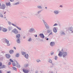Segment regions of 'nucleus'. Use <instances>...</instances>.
<instances>
[{
    "instance_id": "4d7b16f0",
    "label": "nucleus",
    "mask_w": 73,
    "mask_h": 73,
    "mask_svg": "<svg viewBox=\"0 0 73 73\" xmlns=\"http://www.w3.org/2000/svg\"><path fill=\"white\" fill-rule=\"evenodd\" d=\"M23 17H24V18H27V17H24V16Z\"/></svg>"
},
{
    "instance_id": "a18cd8bd",
    "label": "nucleus",
    "mask_w": 73,
    "mask_h": 73,
    "mask_svg": "<svg viewBox=\"0 0 73 73\" xmlns=\"http://www.w3.org/2000/svg\"><path fill=\"white\" fill-rule=\"evenodd\" d=\"M35 15L36 16H37L38 15V14L37 13H35Z\"/></svg>"
},
{
    "instance_id": "cd10ccee",
    "label": "nucleus",
    "mask_w": 73,
    "mask_h": 73,
    "mask_svg": "<svg viewBox=\"0 0 73 73\" xmlns=\"http://www.w3.org/2000/svg\"><path fill=\"white\" fill-rule=\"evenodd\" d=\"M28 41H29V42L32 41V39H31V37H30V38L28 40Z\"/></svg>"
},
{
    "instance_id": "603ef678",
    "label": "nucleus",
    "mask_w": 73,
    "mask_h": 73,
    "mask_svg": "<svg viewBox=\"0 0 73 73\" xmlns=\"http://www.w3.org/2000/svg\"><path fill=\"white\" fill-rule=\"evenodd\" d=\"M57 30L56 29H55V33H56V32H57Z\"/></svg>"
},
{
    "instance_id": "dca6fc26",
    "label": "nucleus",
    "mask_w": 73,
    "mask_h": 73,
    "mask_svg": "<svg viewBox=\"0 0 73 73\" xmlns=\"http://www.w3.org/2000/svg\"><path fill=\"white\" fill-rule=\"evenodd\" d=\"M25 57L27 59H28V58H29V55L28 54H26L25 55Z\"/></svg>"
},
{
    "instance_id": "9b49d317",
    "label": "nucleus",
    "mask_w": 73,
    "mask_h": 73,
    "mask_svg": "<svg viewBox=\"0 0 73 73\" xmlns=\"http://www.w3.org/2000/svg\"><path fill=\"white\" fill-rule=\"evenodd\" d=\"M8 29L9 31H10L13 29V27L12 26L9 27H8Z\"/></svg>"
},
{
    "instance_id": "2eb2a0df",
    "label": "nucleus",
    "mask_w": 73,
    "mask_h": 73,
    "mask_svg": "<svg viewBox=\"0 0 73 73\" xmlns=\"http://www.w3.org/2000/svg\"><path fill=\"white\" fill-rule=\"evenodd\" d=\"M23 72L25 73H29V70H25L23 69Z\"/></svg>"
},
{
    "instance_id": "7ed1b4c3",
    "label": "nucleus",
    "mask_w": 73,
    "mask_h": 73,
    "mask_svg": "<svg viewBox=\"0 0 73 73\" xmlns=\"http://www.w3.org/2000/svg\"><path fill=\"white\" fill-rule=\"evenodd\" d=\"M42 21H43V24L44 25L46 28L47 29H49V26L48 25V24L45 21L44 19L42 20Z\"/></svg>"
},
{
    "instance_id": "49530a36",
    "label": "nucleus",
    "mask_w": 73,
    "mask_h": 73,
    "mask_svg": "<svg viewBox=\"0 0 73 73\" xmlns=\"http://www.w3.org/2000/svg\"><path fill=\"white\" fill-rule=\"evenodd\" d=\"M38 71L37 70H36V71H35L36 73H38Z\"/></svg>"
},
{
    "instance_id": "412c9836",
    "label": "nucleus",
    "mask_w": 73,
    "mask_h": 73,
    "mask_svg": "<svg viewBox=\"0 0 73 73\" xmlns=\"http://www.w3.org/2000/svg\"><path fill=\"white\" fill-rule=\"evenodd\" d=\"M17 42L18 44H20V38H18L17 40Z\"/></svg>"
},
{
    "instance_id": "2f4dec72",
    "label": "nucleus",
    "mask_w": 73,
    "mask_h": 73,
    "mask_svg": "<svg viewBox=\"0 0 73 73\" xmlns=\"http://www.w3.org/2000/svg\"><path fill=\"white\" fill-rule=\"evenodd\" d=\"M41 11H42V10H40V11H38V12L37 13L38 14H40V13H41Z\"/></svg>"
},
{
    "instance_id": "aec40b11",
    "label": "nucleus",
    "mask_w": 73,
    "mask_h": 73,
    "mask_svg": "<svg viewBox=\"0 0 73 73\" xmlns=\"http://www.w3.org/2000/svg\"><path fill=\"white\" fill-rule=\"evenodd\" d=\"M9 52L10 53V54H12V53H13L14 52V51L13 50H11L9 51Z\"/></svg>"
},
{
    "instance_id": "72a5a7b5",
    "label": "nucleus",
    "mask_w": 73,
    "mask_h": 73,
    "mask_svg": "<svg viewBox=\"0 0 73 73\" xmlns=\"http://www.w3.org/2000/svg\"><path fill=\"white\" fill-rule=\"evenodd\" d=\"M36 61L37 62H40L41 60L39 59H37L36 60Z\"/></svg>"
},
{
    "instance_id": "8fccbe9b",
    "label": "nucleus",
    "mask_w": 73,
    "mask_h": 73,
    "mask_svg": "<svg viewBox=\"0 0 73 73\" xmlns=\"http://www.w3.org/2000/svg\"><path fill=\"white\" fill-rule=\"evenodd\" d=\"M34 36H35V37H37V35H35Z\"/></svg>"
},
{
    "instance_id": "b1692460",
    "label": "nucleus",
    "mask_w": 73,
    "mask_h": 73,
    "mask_svg": "<svg viewBox=\"0 0 73 73\" xmlns=\"http://www.w3.org/2000/svg\"><path fill=\"white\" fill-rule=\"evenodd\" d=\"M2 67L1 68H2V69H3L4 68L5 69V68H6L7 66L5 65H3L2 66Z\"/></svg>"
},
{
    "instance_id": "79ce46f5",
    "label": "nucleus",
    "mask_w": 73,
    "mask_h": 73,
    "mask_svg": "<svg viewBox=\"0 0 73 73\" xmlns=\"http://www.w3.org/2000/svg\"><path fill=\"white\" fill-rule=\"evenodd\" d=\"M8 64L9 65H11V62H9V64Z\"/></svg>"
},
{
    "instance_id": "09e8293b",
    "label": "nucleus",
    "mask_w": 73,
    "mask_h": 73,
    "mask_svg": "<svg viewBox=\"0 0 73 73\" xmlns=\"http://www.w3.org/2000/svg\"><path fill=\"white\" fill-rule=\"evenodd\" d=\"M2 29V28H1V27H0V31H1Z\"/></svg>"
},
{
    "instance_id": "c756f323",
    "label": "nucleus",
    "mask_w": 73,
    "mask_h": 73,
    "mask_svg": "<svg viewBox=\"0 0 73 73\" xmlns=\"http://www.w3.org/2000/svg\"><path fill=\"white\" fill-rule=\"evenodd\" d=\"M54 54V52H51L50 53L51 56H53V55Z\"/></svg>"
},
{
    "instance_id": "864d4df0",
    "label": "nucleus",
    "mask_w": 73,
    "mask_h": 73,
    "mask_svg": "<svg viewBox=\"0 0 73 73\" xmlns=\"http://www.w3.org/2000/svg\"><path fill=\"white\" fill-rule=\"evenodd\" d=\"M13 48H14V49H15V50H16V47H14Z\"/></svg>"
},
{
    "instance_id": "0e129e2a",
    "label": "nucleus",
    "mask_w": 73,
    "mask_h": 73,
    "mask_svg": "<svg viewBox=\"0 0 73 73\" xmlns=\"http://www.w3.org/2000/svg\"><path fill=\"white\" fill-rule=\"evenodd\" d=\"M4 13V14H5V13H6V12H5Z\"/></svg>"
},
{
    "instance_id": "bf43d9fd",
    "label": "nucleus",
    "mask_w": 73,
    "mask_h": 73,
    "mask_svg": "<svg viewBox=\"0 0 73 73\" xmlns=\"http://www.w3.org/2000/svg\"><path fill=\"white\" fill-rule=\"evenodd\" d=\"M49 40V38H47L46 39V40Z\"/></svg>"
},
{
    "instance_id": "69168bd1",
    "label": "nucleus",
    "mask_w": 73,
    "mask_h": 73,
    "mask_svg": "<svg viewBox=\"0 0 73 73\" xmlns=\"http://www.w3.org/2000/svg\"><path fill=\"white\" fill-rule=\"evenodd\" d=\"M55 24H54V25L53 26V27H54V26H55Z\"/></svg>"
},
{
    "instance_id": "6e6552de",
    "label": "nucleus",
    "mask_w": 73,
    "mask_h": 73,
    "mask_svg": "<svg viewBox=\"0 0 73 73\" xmlns=\"http://www.w3.org/2000/svg\"><path fill=\"white\" fill-rule=\"evenodd\" d=\"M50 45L51 46H53L55 45V43L54 42H50Z\"/></svg>"
},
{
    "instance_id": "6ab92c4d",
    "label": "nucleus",
    "mask_w": 73,
    "mask_h": 73,
    "mask_svg": "<svg viewBox=\"0 0 73 73\" xmlns=\"http://www.w3.org/2000/svg\"><path fill=\"white\" fill-rule=\"evenodd\" d=\"M6 4L7 6H10L11 5V3L9 2L8 3H6Z\"/></svg>"
},
{
    "instance_id": "338daca9",
    "label": "nucleus",
    "mask_w": 73,
    "mask_h": 73,
    "mask_svg": "<svg viewBox=\"0 0 73 73\" xmlns=\"http://www.w3.org/2000/svg\"><path fill=\"white\" fill-rule=\"evenodd\" d=\"M1 3H0V7L1 6Z\"/></svg>"
},
{
    "instance_id": "bb28decb",
    "label": "nucleus",
    "mask_w": 73,
    "mask_h": 73,
    "mask_svg": "<svg viewBox=\"0 0 73 73\" xmlns=\"http://www.w3.org/2000/svg\"><path fill=\"white\" fill-rule=\"evenodd\" d=\"M19 2H17V3L14 4L13 5H19Z\"/></svg>"
},
{
    "instance_id": "5701e85b",
    "label": "nucleus",
    "mask_w": 73,
    "mask_h": 73,
    "mask_svg": "<svg viewBox=\"0 0 73 73\" xmlns=\"http://www.w3.org/2000/svg\"><path fill=\"white\" fill-rule=\"evenodd\" d=\"M28 64H26L24 65V67L25 68H27L28 66Z\"/></svg>"
},
{
    "instance_id": "4be33fe9",
    "label": "nucleus",
    "mask_w": 73,
    "mask_h": 73,
    "mask_svg": "<svg viewBox=\"0 0 73 73\" xmlns=\"http://www.w3.org/2000/svg\"><path fill=\"white\" fill-rule=\"evenodd\" d=\"M48 62H49L50 63H51V64L52 63V60H51V59H48Z\"/></svg>"
},
{
    "instance_id": "3c124183",
    "label": "nucleus",
    "mask_w": 73,
    "mask_h": 73,
    "mask_svg": "<svg viewBox=\"0 0 73 73\" xmlns=\"http://www.w3.org/2000/svg\"><path fill=\"white\" fill-rule=\"evenodd\" d=\"M57 57L55 56V60H57Z\"/></svg>"
},
{
    "instance_id": "1a4fd4ad",
    "label": "nucleus",
    "mask_w": 73,
    "mask_h": 73,
    "mask_svg": "<svg viewBox=\"0 0 73 73\" xmlns=\"http://www.w3.org/2000/svg\"><path fill=\"white\" fill-rule=\"evenodd\" d=\"M42 15L41 14H40L39 15H38L37 16V17L39 19H42Z\"/></svg>"
},
{
    "instance_id": "20e7f679",
    "label": "nucleus",
    "mask_w": 73,
    "mask_h": 73,
    "mask_svg": "<svg viewBox=\"0 0 73 73\" xmlns=\"http://www.w3.org/2000/svg\"><path fill=\"white\" fill-rule=\"evenodd\" d=\"M5 41V42L6 44H7V46H10L11 44L9 43V41L7 39H4Z\"/></svg>"
},
{
    "instance_id": "4468645a",
    "label": "nucleus",
    "mask_w": 73,
    "mask_h": 73,
    "mask_svg": "<svg viewBox=\"0 0 73 73\" xmlns=\"http://www.w3.org/2000/svg\"><path fill=\"white\" fill-rule=\"evenodd\" d=\"M2 31L4 32H6L7 31V29L5 28H3L2 29Z\"/></svg>"
},
{
    "instance_id": "423d86ee",
    "label": "nucleus",
    "mask_w": 73,
    "mask_h": 73,
    "mask_svg": "<svg viewBox=\"0 0 73 73\" xmlns=\"http://www.w3.org/2000/svg\"><path fill=\"white\" fill-rule=\"evenodd\" d=\"M5 5H4V4H3L2 6L0 7V9H2L4 10L5 8Z\"/></svg>"
},
{
    "instance_id": "4c0bfd02",
    "label": "nucleus",
    "mask_w": 73,
    "mask_h": 73,
    "mask_svg": "<svg viewBox=\"0 0 73 73\" xmlns=\"http://www.w3.org/2000/svg\"><path fill=\"white\" fill-rule=\"evenodd\" d=\"M55 13L56 14H58V11H56Z\"/></svg>"
},
{
    "instance_id": "9d476101",
    "label": "nucleus",
    "mask_w": 73,
    "mask_h": 73,
    "mask_svg": "<svg viewBox=\"0 0 73 73\" xmlns=\"http://www.w3.org/2000/svg\"><path fill=\"white\" fill-rule=\"evenodd\" d=\"M5 56L7 58H11V55L9 54H6Z\"/></svg>"
},
{
    "instance_id": "a19ab883",
    "label": "nucleus",
    "mask_w": 73,
    "mask_h": 73,
    "mask_svg": "<svg viewBox=\"0 0 73 73\" xmlns=\"http://www.w3.org/2000/svg\"><path fill=\"white\" fill-rule=\"evenodd\" d=\"M2 63L1 62H0V66H2Z\"/></svg>"
},
{
    "instance_id": "39448f33",
    "label": "nucleus",
    "mask_w": 73,
    "mask_h": 73,
    "mask_svg": "<svg viewBox=\"0 0 73 73\" xmlns=\"http://www.w3.org/2000/svg\"><path fill=\"white\" fill-rule=\"evenodd\" d=\"M11 25L14 27H16V28H17V29H19V30L20 31H21V28L17 26H16V25H15L13 23H12Z\"/></svg>"
},
{
    "instance_id": "c03bdc74",
    "label": "nucleus",
    "mask_w": 73,
    "mask_h": 73,
    "mask_svg": "<svg viewBox=\"0 0 73 73\" xmlns=\"http://www.w3.org/2000/svg\"><path fill=\"white\" fill-rule=\"evenodd\" d=\"M10 1L11 2H13L14 1V0H10Z\"/></svg>"
},
{
    "instance_id": "f257e3e1",
    "label": "nucleus",
    "mask_w": 73,
    "mask_h": 73,
    "mask_svg": "<svg viewBox=\"0 0 73 73\" xmlns=\"http://www.w3.org/2000/svg\"><path fill=\"white\" fill-rule=\"evenodd\" d=\"M11 32H13L15 34H16V37L17 38H20V34L18 33V31L16 29H14L11 31Z\"/></svg>"
},
{
    "instance_id": "ddd939ff",
    "label": "nucleus",
    "mask_w": 73,
    "mask_h": 73,
    "mask_svg": "<svg viewBox=\"0 0 73 73\" xmlns=\"http://www.w3.org/2000/svg\"><path fill=\"white\" fill-rule=\"evenodd\" d=\"M34 31V29L31 28L29 30V32L30 33H32Z\"/></svg>"
},
{
    "instance_id": "a878e982",
    "label": "nucleus",
    "mask_w": 73,
    "mask_h": 73,
    "mask_svg": "<svg viewBox=\"0 0 73 73\" xmlns=\"http://www.w3.org/2000/svg\"><path fill=\"white\" fill-rule=\"evenodd\" d=\"M21 53H22V54L23 55H25L26 54V52L23 51L21 52Z\"/></svg>"
},
{
    "instance_id": "f03ea898",
    "label": "nucleus",
    "mask_w": 73,
    "mask_h": 73,
    "mask_svg": "<svg viewBox=\"0 0 73 73\" xmlns=\"http://www.w3.org/2000/svg\"><path fill=\"white\" fill-rule=\"evenodd\" d=\"M62 55L63 57H65L67 55V52H64V53H62V52H60L58 54L59 56H62Z\"/></svg>"
},
{
    "instance_id": "de8ad7c7",
    "label": "nucleus",
    "mask_w": 73,
    "mask_h": 73,
    "mask_svg": "<svg viewBox=\"0 0 73 73\" xmlns=\"http://www.w3.org/2000/svg\"><path fill=\"white\" fill-rule=\"evenodd\" d=\"M2 53H5V52L4 51H2L1 52Z\"/></svg>"
},
{
    "instance_id": "774afa93",
    "label": "nucleus",
    "mask_w": 73,
    "mask_h": 73,
    "mask_svg": "<svg viewBox=\"0 0 73 73\" xmlns=\"http://www.w3.org/2000/svg\"><path fill=\"white\" fill-rule=\"evenodd\" d=\"M60 7H62V5H60Z\"/></svg>"
},
{
    "instance_id": "680f3d73",
    "label": "nucleus",
    "mask_w": 73,
    "mask_h": 73,
    "mask_svg": "<svg viewBox=\"0 0 73 73\" xmlns=\"http://www.w3.org/2000/svg\"><path fill=\"white\" fill-rule=\"evenodd\" d=\"M45 9H47V7H45Z\"/></svg>"
},
{
    "instance_id": "13d9d810",
    "label": "nucleus",
    "mask_w": 73,
    "mask_h": 73,
    "mask_svg": "<svg viewBox=\"0 0 73 73\" xmlns=\"http://www.w3.org/2000/svg\"><path fill=\"white\" fill-rule=\"evenodd\" d=\"M0 73H2V72H1V70H0Z\"/></svg>"
},
{
    "instance_id": "f3484780",
    "label": "nucleus",
    "mask_w": 73,
    "mask_h": 73,
    "mask_svg": "<svg viewBox=\"0 0 73 73\" xmlns=\"http://www.w3.org/2000/svg\"><path fill=\"white\" fill-rule=\"evenodd\" d=\"M15 56L16 57H20V53H17L15 54Z\"/></svg>"
},
{
    "instance_id": "a211bd4d",
    "label": "nucleus",
    "mask_w": 73,
    "mask_h": 73,
    "mask_svg": "<svg viewBox=\"0 0 73 73\" xmlns=\"http://www.w3.org/2000/svg\"><path fill=\"white\" fill-rule=\"evenodd\" d=\"M52 64L50 66V67L51 68H53V67H54V63H51Z\"/></svg>"
},
{
    "instance_id": "c85d7f7f",
    "label": "nucleus",
    "mask_w": 73,
    "mask_h": 73,
    "mask_svg": "<svg viewBox=\"0 0 73 73\" xmlns=\"http://www.w3.org/2000/svg\"><path fill=\"white\" fill-rule=\"evenodd\" d=\"M12 68H13L14 70H15L16 71L17 70V69H16V67H13Z\"/></svg>"
},
{
    "instance_id": "6e6d98bb",
    "label": "nucleus",
    "mask_w": 73,
    "mask_h": 73,
    "mask_svg": "<svg viewBox=\"0 0 73 73\" xmlns=\"http://www.w3.org/2000/svg\"><path fill=\"white\" fill-rule=\"evenodd\" d=\"M25 38H26L25 36H24L23 37V38L24 39Z\"/></svg>"
},
{
    "instance_id": "7c9ffc66",
    "label": "nucleus",
    "mask_w": 73,
    "mask_h": 73,
    "mask_svg": "<svg viewBox=\"0 0 73 73\" xmlns=\"http://www.w3.org/2000/svg\"><path fill=\"white\" fill-rule=\"evenodd\" d=\"M47 33H50V32H51V31L50 30H47Z\"/></svg>"
},
{
    "instance_id": "e433bc0d",
    "label": "nucleus",
    "mask_w": 73,
    "mask_h": 73,
    "mask_svg": "<svg viewBox=\"0 0 73 73\" xmlns=\"http://www.w3.org/2000/svg\"><path fill=\"white\" fill-rule=\"evenodd\" d=\"M12 65L14 66H16V64H15L14 63H13Z\"/></svg>"
},
{
    "instance_id": "f8f14e48",
    "label": "nucleus",
    "mask_w": 73,
    "mask_h": 73,
    "mask_svg": "<svg viewBox=\"0 0 73 73\" xmlns=\"http://www.w3.org/2000/svg\"><path fill=\"white\" fill-rule=\"evenodd\" d=\"M15 61L16 62L17 66L18 67V68H20V64H19L17 62L16 60H15Z\"/></svg>"
},
{
    "instance_id": "5fc2aeb1",
    "label": "nucleus",
    "mask_w": 73,
    "mask_h": 73,
    "mask_svg": "<svg viewBox=\"0 0 73 73\" xmlns=\"http://www.w3.org/2000/svg\"><path fill=\"white\" fill-rule=\"evenodd\" d=\"M52 32H51L50 34H49V35H52Z\"/></svg>"
},
{
    "instance_id": "052dcab7",
    "label": "nucleus",
    "mask_w": 73,
    "mask_h": 73,
    "mask_svg": "<svg viewBox=\"0 0 73 73\" xmlns=\"http://www.w3.org/2000/svg\"><path fill=\"white\" fill-rule=\"evenodd\" d=\"M40 72L41 73H42L43 72L42 71H40Z\"/></svg>"
},
{
    "instance_id": "e2e57ef3",
    "label": "nucleus",
    "mask_w": 73,
    "mask_h": 73,
    "mask_svg": "<svg viewBox=\"0 0 73 73\" xmlns=\"http://www.w3.org/2000/svg\"><path fill=\"white\" fill-rule=\"evenodd\" d=\"M56 25H57V24H55V26H56Z\"/></svg>"
},
{
    "instance_id": "37998d69",
    "label": "nucleus",
    "mask_w": 73,
    "mask_h": 73,
    "mask_svg": "<svg viewBox=\"0 0 73 73\" xmlns=\"http://www.w3.org/2000/svg\"><path fill=\"white\" fill-rule=\"evenodd\" d=\"M8 23L9 25H11V22H10V21H8Z\"/></svg>"
},
{
    "instance_id": "0eeeda50",
    "label": "nucleus",
    "mask_w": 73,
    "mask_h": 73,
    "mask_svg": "<svg viewBox=\"0 0 73 73\" xmlns=\"http://www.w3.org/2000/svg\"><path fill=\"white\" fill-rule=\"evenodd\" d=\"M39 36L41 37V38H44V37H45V36H44V35L43 33L40 34Z\"/></svg>"
},
{
    "instance_id": "473e14b6",
    "label": "nucleus",
    "mask_w": 73,
    "mask_h": 73,
    "mask_svg": "<svg viewBox=\"0 0 73 73\" xmlns=\"http://www.w3.org/2000/svg\"><path fill=\"white\" fill-rule=\"evenodd\" d=\"M10 61V62H13V60H12V59H9Z\"/></svg>"
},
{
    "instance_id": "c9c22d12",
    "label": "nucleus",
    "mask_w": 73,
    "mask_h": 73,
    "mask_svg": "<svg viewBox=\"0 0 73 73\" xmlns=\"http://www.w3.org/2000/svg\"><path fill=\"white\" fill-rule=\"evenodd\" d=\"M3 60V57L0 58V61H2Z\"/></svg>"
},
{
    "instance_id": "f704fd0d",
    "label": "nucleus",
    "mask_w": 73,
    "mask_h": 73,
    "mask_svg": "<svg viewBox=\"0 0 73 73\" xmlns=\"http://www.w3.org/2000/svg\"><path fill=\"white\" fill-rule=\"evenodd\" d=\"M3 14L1 13L0 14V17H3Z\"/></svg>"
},
{
    "instance_id": "ea45409f",
    "label": "nucleus",
    "mask_w": 73,
    "mask_h": 73,
    "mask_svg": "<svg viewBox=\"0 0 73 73\" xmlns=\"http://www.w3.org/2000/svg\"><path fill=\"white\" fill-rule=\"evenodd\" d=\"M48 73H53V72L50 71Z\"/></svg>"
},
{
    "instance_id": "393cba45",
    "label": "nucleus",
    "mask_w": 73,
    "mask_h": 73,
    "mask_svg": "<svg viewBox=\"0 0 73 73\" xmlns=\"http://www.w3.org/2000/svg\"><path fill=\"white\" fill-rule=\"evenodd\" d=\"M37 7L38 9H42V7L41 6H40L38 5L37 6Z\"/></svg>"
},
{
    "instance_id": "58836bf2",
    "label": "nucleus",
    "mask_w": 73,
    "mask_h": 73,
    "mask_svg": "<svg viewBox=\"0 0 73 73\" xmlns=\"http://www.w3.org/2000/svg\"><path fill=\"white\" fill-rule=\"evenodd\" d=\"M53 31L55 33V27H54L53 29Z\"/></svg>"
}]
</instances>
